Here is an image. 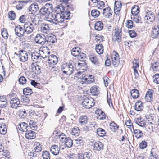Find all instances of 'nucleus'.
<instances>
[{
  "instance_id": "1",
  "label": "nucleus",
  "mask_w": 159,
  "mask_h": 159,
  "mask_svg": "<svg viewBox=\"0 0 159 159\" xmlns=\"http://www.w3.org/2000/svg\"><path fill=\"white\" fill-rule=\"evenodd\" d=\"M54 9L53 13L52 14L51 19L52 21L55 25L59 23H61L64 22L65 20V16H63L64 14L61 13L60 8H57Z\"/></svg>"
},
{
  "instance_id": "2",
  "label": "nucleus",
  "mask_w": 159,
  "mask_h": 159,
  "mask_svg": "<svg viewBox=\"0 0 159 159\" xmlns=\"http://www.w3.org/2000/svg\"><path fill=\"white\" fill-rule=\"evenodd\" d=\"M52 7V4L47 3L40 9L39 13L42 15H45L47 18L52 17L54 10Z\"/></svg>"
},
{
  "instance_id": "3",
  "label": "nucleus",
  "mask_w": 159,
  "mask_h": 159,
  "mask_svg": "<svg viewBox=\"0 0 159 159\" xmlns=\"http://www.w3.org/2000/svg\"><path fill=\"white\" fill-rule=\"evenodd\" d=\"M112 64L115 67H118L120 62L119 56L118 53L115 50L113 51L111 55Z\"/></svg>"
},
{
  "instance_id": "4",
  "label": "nucleus",
  "mask_w": 159,
  "mask_h": 159,
  "mask_svg": "<svg viewBox=\"0 0 159 159\" xmlns=\"http://www.w3.org/2000/svg\"><path fill=\"white\" fill-rule=\"evenodd\" d=\"M34 40L37 43L43 45L46 43V37L43 34H38L35 37Z\"/></svg>"
},
{
  "instance_id": "5",
  "label": "nucleus",
  "mask_w": 159,
  "mask_h": 159,
  "mask_svg": "<svg viewBox=\"0 0 159 159\" xmlns=\"http://www.w3.org/2000/svg\"><path fill=\"white\" fill-rule=\"evenodd\" d=\"M25 31L24 27H22L20 25H18L15 27V34L19 37H23L25 34Z\"/></svg>"
},
{
  "instance_id": "6",
  "label": "nucleus",
  "mask_w": 159,
  "mask_h": 159,
  "mask_svg": "<svg viewBox=\"0 0 159 159\" xmlns=\"http://www.w3.org/2000/svg\"><path fill=\"white\" fill-rule=\"evenodd\" d=\"M19 58L20 61L25 62L28 59L27 52L23 50H21L19 52Z\"/></svg>"
},
{
  "instance_id": "7",
  "label": "nucleus",
  "mask_w": 159,
  "mask_h": 159,
  "mask_svg": "<svg viewBox=\"0 0 159 159\" xmlns=\"http://www.w3.org/2000/svg\"><path fill=\"white\" fill-rule=\"evenodd\" d=\"M46 43L48 45H51L57 41L55 36L52 34H48L46 37Z\"/></svg>"
},
{
  "instance_id": "8",
  "label": "nucleus",
  "mask_w": 159,
  "mask_h": 159,
  "mask_svg": "<svg viewBox=\"0 0 159 159\" xmlns=\"http://www.w3.org/2000/svg\"><path fill=\"white\" fill-rule=\"evenodd\" d=\"M92 100L93 99L91 100L88 98H86L84 99L82 104L85 108H90L93 107V105H94Z\"/></svg>"
},
{
  "instance_id": "9",
  "label": "nucleus",
  "mask_w": 159,
  "mask_h": 159,
  "mask_svg": "<svg viewBox=\"0 0 159 159\" xmlns=\"http://www.w3.org/2000/svg\"><path fill=\"white\" fill-rule=\"evenodd\" d=\"M20 103L19 99L16 97L12 98L10 101L11 107L13 108H17L19 107Z\"/></svg>"
},
{
  "instance_id": "10",
  "label": "nucleus",
  "mask_w": 159,
  "mask_h": 159,
  "mask_svg": "<svg viewBox=\"0 0 159 159\" xmlns=\"http://www.w3.org/2000/svg\"><path fill=\"white\" fill-rule=\"evenodd\" d=\"M16 128L23 132H26L30 129L28 124L24 122L19 124Z\"/></svg>"
},
{
  "instance_id": "11",
  "label": "nucleus",
  "mask_w": 159,
  "mask_h": 159,
  "mask_svg": "<svg viewBox=\"0 0 159 159\" xmlns=\"http://www.w3.org/2000/svg\"><path fill=\"white\" fill-rule=\"evenodd\" d=\"M24 28L25 30V33L27 34L31 33L34 28L30 23H26L24 25Z\"/></svg>"
},
{
  "instance_id": "12",
  "label": "nucleus",
  "mask_w": 159,
  "mask_h": 159,
  "mask_svg": "<svg viewBox=\"0 0 159 159\" xmlns=\"http://www.w3.org/2000/svg\"><path fill=\"white\" fill-rule=\"evenodd\" d=\"M41 67L39 65L32 63L31 65V69L36 74H39L41 72Z\"/></svg>"
},
{
  "instance_id": "13",
  "label": "nucleus",
  "mask_w": 159,
  "mask_h": 159,
  "mask_svg": "<svg viewBox=\"0 0 159 159\" xmlns=\"http://www.w3.org/2000/svg\"><path fill=\"white\" fill-rule=\"evenodd\" d=\"M112 11L109 7L105 8L103 9L102 14L104 16L107 18H110L112 16Z\"/></svg>"
},
{
  "instance_id": "14",
  "label": "nucleus",
  "mask_w": 159,
  "mask_h": 159,
  "mask_svg": "<svg viewBox=\"0 0 159 159\" xmlns=\"http://www.w3.org/2000/svg\"><path fill=\"white\" fill-rule=\"evenodd\" d=\"M73 67V66L71 64L69 63L62 66L61 67V69H63L66 71H68L69 72V74H71L74 71Z\"/></svg>"
},
{
  "instance_id": "15",
  "label": "nucleus",
  "mask_w": 159,
  "mask_h": 159,
  "mask_svg": "<svg viewBox=\"0 0 159 159\" xmlns=\"http://www.w3.org/2000/svg\"><path fill=\"white\" fill-rule=\"evenodd\" d=\"M122 4L120 1H116L114 5V12L116 15H119V13L120 11Z\"/></svg>"
},
{
  "instance_id": "16",
  "label": "nucleus",
  "mask_w": 159,
  "mask_h": 159,
  "mask_svg": "<svg viewBox=\"0 0 159 159\" xmlns=\"http://www.w3.org/2000/svg\"><path fill=\"white\" fill-rule=\"evenodd\" d=\"M91 156V153L89 152H86L84 153H78V159H90Z\"/></svg>"
},
{
  "instance_id": "17",
  "label": "nucleus",
  "mask_w": 159,
  "mask_h": 159,
  "mask_svg": "<svg viewBox=\"0 0 159 159\" xmlns=\"http://www.w3.org/2000/svg\"><path fill=\"white\" fill-rule=\"evenodd\" d=\"M25 132V136L28 139H32L36 137L35 133L32 130H28Z\"/></svg>"
},
{
  "instance_id": "18",
  "label": "nucleus",
  "mask_w": 159,
  "mask_h": 159,
  "mask_svg": "<svg viewBox=\"0 0 159 159\" xmlns=\"http://www.w3.org/2000/svg\"><path fill=\"white\" fill-rule=\"evenodd\" d=\"M28 9L29 11L31 12V13H34L38 11L39 7L37 4L35 3L30 5Z\"/></svg>"
},
{
  "instance_id": "19",
  "label": "nucleus",
  "mask_w": 159,
  "mask_h": 159,
  "mask_svg": "<svg viewBox=\"0 0 159 159\" xmlns=\"http://www.w3.org/2000/svg\"><path fill=\"white\" fill-rule=\"evenodd\" d=\"M40 55L41 54L38 52H34L31 54V58L33 61H35V60L38 59L39 58H40V59H41V58H44L46 57H48V56L46 55L45 57H44L43 56H41Z\"/></svg>"
},
{
  "instance_id": "20",
  "label": "nucleus",
  "mask_w": 159,
  "mask_h": 159,
  "mask_svg": "<svg viewBox=\"0 0 159 159\" xmlns=\"http://www.w3.org/2000/svg\"><path fill=\"white\" fill-rule=\"evenodd\" d=\"M84 75H83L82 78L83 80L82 81V84H91L95 81L94 78H91V79L89 78L83 76Z\"/></svg>"
},
{
  "instance_id": "21",
  "label": "nucleus",
  "mask_w": 159,
  "mask_h": 159,
  "mask_svg": "<svg viewBox=\"0 0 159 159\" xmlns=\"http://www.w3.org/2000/svg\"><path fill=\"white\" fill-rule=\"evenodd\" d=\"M60 149L57 145H52L50 148V152L54 155H57L59 153Z\"/></svg>"
},
{
  "instance_id": "22",
  "label": "nucleus",
  "mask_w": 159,
  "mask_h": 159,
  "mask_svg": "<svg viewBox=\"0 0 159 159\" xmlns=\"http://www.w3.org/2000/svg\"><path fill=\"white\" fill-rule=\"evenodd\" d=\"M121 30L120 31L119 29H115V37H116V40L117 41L118 43H120L121 41V34L120 33H121Z\"/></svg>"
},
{
  "instance_id": "23",
  "label": "nucleus",
  "mask_w": 159,
  "mask_h": 159,
  "mask_svg": "<svg viewBox=\"0 0 159 159\" xmlns=\"http://www.w3.org/2000/svg\"><path fill=\"white\" fill-rule=\"evenodd\" d=\"M7 100L4 96L0 97V107L2 108H5L7 105Z\"/></svg>"
},
{
  "instance_id": "24",
  "label": "nucleus",
  "mask_w": 159,
  "mask_h": 159,
  "mask_svg": "<svg viewBox=\"0 0 159 159\" xmlns=\"http://www.w3.org/2000/svg\"><path fill=\"white\" fill-rule=\"evenodd\" d=\"M110 129L113 132H115L119 128V126L114 121H111L109 124Z\"/></svg>"
},
{
  "instance_id": "25",
  "label": "nucleus",
  "mask_w": 159,
  "mask_h": 159,
  "mask_svg": "<svg viewBox=\"0 0 159 159\" xmlns=\"http://www.w3.org/2000/svg\"><path fill=\"white\" fill-rule=\"evenodd\" d=\"M103 148V144L102 143L98 141L95 142L93 145V149L97 151H100Z\"/></svg>"
},
{
  "instance_id": "26",
  "label": "nucleus",
  "mask_w": 159,
  "mask_h": 159,
  "mask_svg": "<svg viewBox=\"0 0 159 159\" xmlns=\"http://www.w3.org/2000/svg\"><path fill=\"white\" fill-rule=\"evenodd\" d=\"M103 27V24L101 21H98L96 22L95 24L94 28L97 31H100Z\"/></svg>"
},
{
  "instance_id": "27",
  "label": "nucleus",
  "mask_w": 159,
  "mask_h": 159,
  "mask_svg": "<svg viewBox=\"0 0 159 159\" xmlns=\"http://www.w3.org/2000/svg\"><path fill=\"white\" fill-rule=\"evenodd\" d=\"M134 134H135V137L137 139H140L143 136L142 132L139 129H132Z\"/></svg>"
},
{
  "instance_id": "28",
  "label": "nucleus",
  "mask_w": 159,
  "mask_h": 159,
  "mask_svg": "<svg viewBox=\"0 0 159 159\" xmlns=\"http://www.w3.org/2000/svg\"><path fill=\"white\" fill-rule=\"evenodd\" d=\"M95 49L98 53L99 54H102L103 52V46L102 44H99L96 46Z\"/></svg>"
},
{
  "instance_id": "29",
  "label": "nucleus",
  "mask_w": 159,
  "mask_h": 159,
  "mask_svg": "<svg viewBox=\"0 0 159 159\" xmlns=\"http://www.w3.org/2000/svg\"><path fill=\"white\" fill-rule=\"evenodd\" d=\"M134 121L136 124L140 127H143L145 125V123L143 120H142L141 118H135Z\"/></svg>"
},
{
  "instance_id": "30",
  "label": "nucleus",
  "mask_w": 159,
  "mask_h": 159,
  "mask_svg": "<svg viewBox=\"0 0 159 159\" xmlns=\"http://www.w3.org/2000/svg\"><path fill=\"white\" fill-rule=\"evenodd\" d=\"M139 12V7L137 5H134L132 7L131 10L132 14L134 16H136Z\"/></svg>"
},
{
  "instance_id": "31",
  "label": "nucleus",
  "mask_w": 159,
  "mask_h": 159,
  "mask_svg": "<svg viewBox=\"0 0 159 159\" xmlns=\"http://www.w3.org/2000/svg\"><path fill=\"white\" fill-rule=\"evenodd\" d=\"M153 93L151 91H148L145 96V99L147 102H150L153 99Z\"/></svg>"
},
{
  "instance_id": "32",
  "label": "nucleus",
  "mask_w": 159,
  "mask_h": 159,
  "mask_svg": "<svg viewBox=\"0 0 159 159\" xmlns=\"http://www.w3.org/2000/svg\"><path fill=\"white\" fill-rule=\"evenodd\" d=\"M96 133L98 135L102 137L104 136L106 134L105 130L101 128L97 129Z\"/></svg>"
},
{
  "instance_id": "33",
  "label": "nucleus",
  "mask_w": 159,
  "mask_h": 159,
  "mask_svg": "<svg viewBox=\"0 0 159 159\" xmlns=\"http://www.w3.org/2000/svg\"><path fill=\"white\" fill-rule=\"evenodd\" d=\"M90 92L93 95H97L100 92L98 89L97 86H94L91 87L90 89Z\"/></svg>"
},
{
  "instance_id": "34",
  "label": "nucleus",
  "mask_w": 159,
  "mask_h": 159,
  "mask_svg": "<svg viewBox=\"0 0 159 159\" xmlns=\"http://www.w3.org/2000/svg\"><path fill=\"white\" fill-rule=\"evenodd\" d=\"M131 95L134 99H136L139 96V92L137 89H134L130 91Z\"/></svg>"
},
{
  "instance_id": "35",
  "label": "nucleus",
  "mask_w": 159,
  "mask_h": 159,
  "mask_svg": "<svg viewBox=\"0 0 159 159\" xmlns=\"http://www.w3.org/2000/svg\"><path fill=\"white\" fill-rule=\"evenodd\" d=\"M64 143L66 147L68 148H70L73 144V140L71 138L67 137L64 142Z\"/></svg>"
},
{
  "instance_id": "36",
  "label": "nucleus",
  "mask_w": 159,
  "mask_h": 159,
  "mask_svg": "<svg viewBox=\"0 0 159 159\" xmlns=\"http://www.w3.org/2000/svg\"><path fill=\"white\" fill-rule=\"evenodd\" d=\"M34 151L36 153L40 152L42 150V146L39 143H37L35 144H34Z\"/></svg>"
},
{
  "instance_id": "37",
  "label": "nucleus",
  "mask_w": 159,
  "mask_h": 159,
  "mask_svg": "<svg viewBox=\"0 0 159 159\" xmlns=\"http://www.w3.org/2000/svg\"><path fill=\"white\" fill-rule=\"evenodd\" d=\"M80 50L78 48H74L71 51V54L74 57H77L80 54Z\"/></svg>"
},
{
  "instance_id": "38",
  "label": "nucleus",
  "mask_w": 159,
  "mask_h": 159,
  "mask_svg": "<svg viewBox=\"0 0 159 159\" xmlns=\"http://www.w3.org/2000/svg\"><path fill=\"white\" fill-rule=\"evenodd\" d=\"M49 30V27L48 24H46L45 23H43L41 25V30L42 32L47 33V32Z\"/></svg>"
},
{
  "instance_id": "39",
  "label": "nucleus",
  "mask_w": 159,
  "mask_h": 159,
  "mask_svg": "<svg viewBox=\"0 0 159 159\" xmlns=\"http://www.w3.org/2000/svg\"><path fill=\"white\" fill-rule=\"evenodd\" d=\"M23 92L24 95L29 96L33 93L32 89L28 87L23 89Z\"/></svg>"
},
{
  "instance_id": "40",
  "label": "nucleus",
  "mask_w": 159,
  "mask_h": 159,
  "mask_svg": "<svg viewBox=\"0 0 159 159\" xmlns=\"http://www.w3.org/2000/svg\"><path fill=\"white\" fill-rule=\"evenodd\" d=\"M88 121L87 117L86 116H81L79 119V122L81 125L86 124Z\"/></svg>"
},
{
  "instance_id": "41",
  "label": "nucleus",
  "mask_w": 159,
  "mask_h": 159,
  "mask_svg": "<svg viewBox=\"0 0 159 159\" xmlns=\"http://www.w3.org/2000/svg\"><path fill=\"white\" fill-rule=\"evenodd\" d=\"M8 16L10 20H14L16 17L15 12L12 11L8 12Z\"/></svg>"
},
{
  "instance_id": "42",
  "label": "nucleus",
  "mask_w": 159,
  "mask_h": 159,
  "mask_svg": "<svg viewBox=\"0 0 159 159\" xmlns=\"http://www.w3.org/2000/svg\"><path fill=\"white\" fill-rule=\"evenodd\" d=\"M18 81L20 84L24 85L26 84V79L23 76H20L18 79Z\"/></svg>"
},
{
  "instance_id": "43",
  "label": "nucleus",
  "mask_w": 159,
  "mask_h": 159,
  "mask_svg": "<svg viewBox=\"0 0 159 159\" xmlns=\"http://www.w3.org/2000/svg\"><path fill=\"white\" fill-rule=\"evenodd\" d=\"M42 156L43 159H50L49 152L47 151H43Z\"/></svg>"
},
{
  "instance_id": "44",
  "label": "nucleus",
  "mask_w": 159,
  "mask_h": 159,
  "mask_svg": "<svg viewBox=\"0 0 159 159\" xmlns=\"http://www.w3.org/2000/svg\"><path fill=\"white\" fill-rule=\"evenodd\" d=\"M100 13L99 11L97 9L93 10L91 11V15L94 18L98 17L99 16Z\"/></svg>"
},
{
  "instance_id": "45",
  "label": "nucleus",
  "mask_w": 159,
  "mask_h": 159,
  "mask_svg": "<svg viewBox=\"0 0 159 159\" xmlns=\"http://www.w3.org/2000/svg\"><path fill=\"white\" fill-rule=\"evenodd\" d=\"M48 59L50 60V61H52L53 63H57L58 60L57 57L54 55H51L48 57Z\"/></svg>"
},
{
  "instance_id": "46",
  "label": "nucleus",
  "mask_w": 159,
  "mask_h": 159,
  "mask_svg": "<svg viewBox=\"0 0 159 159\" xmlns=\"http://www.w3.org/2000/svg\"><path fill=\"white\" fill-rule=\"evenodd\" d=\"M158 65L159 63L157 62L152 63L151 64V68H152L153 71L156 72L158 69Z\"/></svg>"
},
{
  "instance_id": "47",
  "label": "nucleus",
  "mask_w": 159,
  "mask_h": 159,
  "mask_svg": "<svg viewBox=\"0 0 159 159\" xmlns=\"http://www.w3.org/2000/svg\"><path fill=\"white\" fill-rule=\"evenodd\" d=\"M29 126L30 129H31L33 130L35 129H37V126L36 124V122L32 120H30L29 122Z\"/></svg>"
},
{
  "instance_id": "48",
  "label": "nucleus",
  "mask_w": 159,
  "mask_h": 159,
  "mask_svg": "<svg viewBox=\"0 0 159 159\" xmlns=\"http://www.w3.org/2000/svg\"><path fill=\"white\" fill-rule=\"evenodd\" d=\"M89 59L95 65H97L98 64V62L97 60V57L94 55H91L90 56Z\"/></svg>"
},
{
  "instance_id": "49",
  "label": "nucleus",
  "mask_w": 159,
  "mask_h": 159,
  "mask_svg": "<svg viewBox=\"0 0 159 159\" xmlns=\"http://www.w3.org/2000/svg\"><path fill=\"white\" fill-rule=\"evenodd\" d=\"M97 4H96L98 8L101 9L104 7L105 6V3L102 1H100V0H97Z\"/></svg>"
},
{
  "instance_id": "50",
  "label": "nucleus",
  "mask_w": 159,
  "mask_h": 159,
  "mask_svg": "<svg viewBox=\"0 0 159 159\" xmlns=\"http://www.w3.org/2000/svg\"><path fill=\"white\" fill-rule=\"evenodd\" d=\"M61 13L64 14V16H65V20H69L70 19V11L66 10L63 12H61Z\"/></svg>"
},
{
  "instance_id": "51",
  "label": "nucleus",
  "mask_w": 159,
  "mask_h": 159,
  "mask_svg": "<svg viewBox=\"0 0 159 159\" xmlns=\"http://www.w3.org/2000/svg\"><path fill=\"white\" fill-rule=\"evenodd\" d=\"M59 8L61 10V11H60V12H63L66 10L67 11L68 10V8H67L66 6H63V5L61 4H60V5H57L56 7H55L54 8V9H56V8Z\"/></svg>"
},
{
  "instance_id": "52",
  "label": "nucleus",
  "mask_w": 159,
  "mask_h": 159,
  "mask_svg": "<svg viewBox=\"0 0 159 159\" xmlns=\"http://www.w3.org/2000/svg\"><path fill=\"white\" fill-rule=\"evenodd\" d=\"M126 26L128 29H132L133 27V21L130 20H127L126 23Z\"/></svg>"
},
{
  "instance_id": "53",
  "label": "nucleus",
  "mask_w": 159,
  "mask_h": 159,
  "mask_svg": "<svg viewBox=\"0 0 159 159\" xmlns=\"http://www.w3.org/2000/svg\"><path fill=\"white\" fill-rule=\"evenodd\" d=\"M133 18V20L134 22H135L136 23H142L141 22V18L139 16H138L137 15L134 16H133V17H131V19Z\"/></svg>"
},
{
  "instance_id": "54",
  "label": "nucleus",
  "mask_w": 159,
  "mask_h": 159,
  "mask_svg": "<svg viewBox=\"0 0 159 159\" xmlns=\"http://www.w3.org/2000/svg\"><path fill=\"white\" fill-rule=\"evenodd\" d=\"M153 16H155L154 13L151 11H148V12L146 13V15L144 18V20H148V17Z\"/></svg>"
},
{
  "instance_id": "55",
  "label": "nucleus",
  "mask_w": 159,
  "mask_h": 159,
  "mask_svg": "<svg viewBox=\"0 0 159 159\" xmlns=\"http://www.w3.org/2000/svg\"><path fill=\"white\" fill-rule=\"evenodd\" d=\"M1 35L3 37L4 39H7L8 38V33L7 32V29L4 28L3 30H2L1 32Z\"/></svg>"
},
{
  "instance_id": "56",
  "label": "nucleus",
  "mask_w": 159,
  "mask_h": 159,
  "mask_svg": "<svg viewBox=\"0 0 159 159\" xmlns=\"http://www.w3.org/2000/svg\"><path fill=\"white\" fill-rule=\"evenodd\" d=\"M95 38V41L97 43H100L101 40L102 42L103 41V39H104V37L102 35L98 34L96 35Z\"/></svg>"
},
{
  "instance_id": "57",
  "label": "nucleus",
  "mask_w": 159,
  "mask_h": 159,
  "mask_svg": "<svg viewBox=\"0 0 159 159\" xmlns=\"http://www.w3.org/2000/svg\"><path fill=\"white\" fill-rule=\"evenodd\" d=\"M107 101L110 107H113V105L111 98V95H108V93L107 95Z\"/></svg>"
},
{
  "instance_id": "58",
  "label": "nucleus",
  "mask_w": 159,
  "mask_h": 159,
  "mask_svg": "<svg viewBox=\"0 0 159 159\" xmlns=\"http://www.w3.org/2000/svg\"><path fill=\"white\" fill-rule=\"evenodd\" d=\"M153 82L156 84L159 83V74H156L153 76Z\"/></svg>"
},
{
  "instance_id": "59",
  "label": "nucleus",
  "mask_w": 159,
  "mask_h": 159,
  "mask_svg": "<svg viewBox=\"0 0 159 159\" xmlns=\"http://www.w3.org/2000/svg\"><path fill=\"white\" fill-rule=\"evenodd\" d=\"M79 131L80 129L78 127L74 128L72 130V134L75 135H78L80 133Z\"/></svg>"
},
{
  "instance_id": "60",
  "label": "nucleus",
  "mask_w": 159,
  "mask_h": 159,
  "mask_svg": "<svg viewBox=\"0 0 159 159\" xmlns=\"http://www.w3.org/2000/svg\"><path fill=\"white\" fill-rule=\"evenodd\" d=\"M139 146L141 149H144L147 146V143L144 141H143L140 143Z\"/></svg>"
},
{
  "instance_id": "61",
  "label": "nucleus",
  "mask_w": 159,
  "mask_h": 159,
  "mask_svg": "<svg viewBox=\"0 0 159 159\" xmlns=\"http://www.w3.org/2000/svg\"><path fill=\"white\" fill-rule=\"evenodd\" d=\"M31 84L35 87H37L39 88L40 85V83L36 82L35 80H32L30 82Z\"/></svg>"
},
{
  "instance_id": "62",
  "label": "nucleus",
  "mask_w": 159,
  "mask_h": 159,
  "mask_svg": "<svg viewBox=\"0 0 159 159\" xmlns=\"http://www.w3.org/2000/svg\"><path fill=\"white\" fill-rule=\"evenodd\" d=\"M131 38H134L136 36V33L134 30H130L128 32Z\"/></svg>"
},
{
  "instance_id": "63",
  "label": "nucleus",
  "mask_w": 159,
  "mask_h": 159,
  "mask_svg": "<svg viewBox=\"0 0 159 159\" xmlns=\"http://www.w3.org/2000/svg\"><path fill=\"white\" fill-rule=\"evenodd\" d=\"M125 124L126 126H127L132 127V129H134V126L133 125V123L131 122L130 120H127L125 123Z\"/></svg>"
},
{
  "instance_id": "64",
  "label": "nucleus",
  "mask_w": 159,
  "mask_h": 159,
  "mask_svg": "<svg viewBox=\"0 0 159 159\" xmlns=\"http://www.w3.org/2000/svg\"><path fill=\"white\" fill-rule=\"evenodd\" d=\"M76 143L79 145H81L83 144V140L82 138L81 137H79L75 140Z\"/></svg>"
}]
</instances>
